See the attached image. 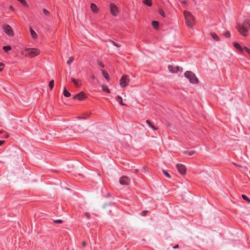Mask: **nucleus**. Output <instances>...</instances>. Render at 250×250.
Returning <instances> with one entry per match:
<instances>
[{
	"instance_id": "obj_1",
	"label": "nucleus",
	"mask_w": 250,
	"mask_h": 250,
	"mask_svg": "<svg viewBox=\"0 0 250 250\" xmlns=\"http://www.w3.org/2000/svg\"><path fill=\"white\" fill-rule=\"evenodd\" d=\"M248 23L244 21L242 24H237L236 28L239 32L243 36L246 37L248 35V29L247 25Z\"/></svg>"
},
{
	"instance_id": "obj_2",
	"label": "nucleus",
	"mask_w": 250,
	"mask_h": 250,
	"mask_svg": "<svg viewBox=\"0 0 250 250\" xmlns=\"http://www.w3.org/2000/svg\"><path fill=\"white\" fill-rule=\"evenodd\" d=\"M184 15L187 26L190 28H192L194 19L191 13L189 11H185L184 12Z\"/></svg>"
},
{
	"instance_id": "obj_3",
	"label": "nucleus",
	"mask_w": 250,
	"mask_h": 250,
	"mask_svg": "<svg viewBox=\"0 0 250 250\" xmlns=\"http://www.w3.org/2000/svg\"><path fill=\"white\" fill-rule=\"evenodd\" d=\"M186 78L189 80V82L193 84H196L198 83V80L195 75L191 71H187L185 73Z\"/></svg>"
},
{
	"instance_id": "obj_4",
	"label": "nucleus",
	"mask_w": 250,
	"mask_h": 250,
	"mask_svg": "<svg viewBox=\"0 0 250 250\" xmlns=\"http://www.w3.org/2000/svg\"><path fill=\"white\" fill-rule=\"evenodd\" d=\"M168 69L169 72L172 73H175L178 71L182 72L183 71V68L182 67L179 66H174L172 65H169L168 66Z\"/></svg>"
},
{
	"instance_id": "obj_5",
	"label": "nucleus",
	"mask_w": 250,
	"mask_h": 250,
	"mask_svg": "<svg viewBox=\"0 0 250 250\" xmlns=\"http://www.w3.org/2000/svg\"><path fill=\"white\" fill-rule=\"evenodd\" d=\"M27 52L29 56L32 58L39 55L40 51L36 48H29L27 49Z\"/></svg>"
},
{
	"instance_id": "obj_6",
	"label": "nucleus",
	"mask_w": 250,
	"mask_h": 250,
	"mask_svg": "<svg viewBox=\"0 0 250 250\" xmlns=\"http://www.w3.org/2000/svg\"><path fill=\"white\" fill-rule=\"evenodd\" d=\"M2 28L4 32L8 36H13L14 35L12 29L10 25H4Z\"/></svg>"
},
{
	"instance_id": "obj_7",
	"label": "nucleus",
	"mask_w": 250,
	"mask_h": 250,
	"mask_svg": "<svg viewBox=\"0 0 250 250\" xmlns=\"http://www.w3.org/2000/svg\"><path fill=\"white\" fill-rule=\"evenodd\" d=\"M129 80L127 78V76H123L121 79L120 80V85L122 87H126L128 83H129Z\"/></svg>"
},
{
	"instance_id": "obj_8",
	"label": "nucleus",
	"mask_w": 250,
	"mask_h": 250,
	"mask_svg": "<svg viewBox=\"0 0 250 250\" xmlns=\"http://www.w3.org/2000/svg\"><path fill=\"white\" fill-rule=\"evenodd\" d=\"M119 182L121 185H127L130 182V180L127 177L124 176L120 178Z\"/></svg>"
},
{
	"instance_id": "obj_9",
	"label": "nucleus",
	"mask_w": 250,
	"mask_h": 250,
	"mask_svg": "<svg viewBox=\"0 0 250 250\" xmlns=\"http://www.w3.org/2000/svg\"><path fill=\"white\" fill-rule=\"evenodd\" d=\"M110 8L111 14L114 16H116L118 13V9L116 5L113 3H111L110 4Z\"/></svg>"
},
{
	"instance_id": "obj_10",
	"label": "nucleus",
	"mask_w": 250,
	"mask_h": 250,
	"mask_svg": "<svg viewBox=\"0 0 250 250\" xmlns=\"http://www.w3.org/2000/svg\"><path fill=\"white\" fill-rule=\"evenodd\" d=\"M177 168L179 171V172L182 174H184L186 172V168L184 165L181 164H177Z\"/></svg>"
},
{
	"instance_id": "obj_11",
	"label": "nucleus",
	"mask_w": 250,
	"mask_h": 250,
	"mask_svg": "<svg viewBox=\"0 0 250 250\" xmlns=\"http://www.w3.org/2000/svg\"><path fill=\"white\" fill-rule=\"evenodd\" d=\"M85 98V95L83 92H80V93L76 95L74 99L76 100H78L79 101L83 100Z\"/></svg>"
},
{
	"instance_id": "obj_12",
	"label": "nucleus",
	"mask_w": 250,
	"mask_h": 250,
	"mask_svg": "<svg viewBox=\"0 0 250 250\" xmlns=\"http://www.w3.org/2000/svg\"><path fill=\"white\" fill-rule=\"evenodd\" d=\"M71 81L73 82L74 84L77 87H80V86H81V85H82V82H81V81L80 80H79V79H74L73 78H71Z\"/></svg>"
},
{
	"instance_id": "obj_13",
	"label": "nucleus",
	"mask_w": 250,
	"mask_h": 250,
	"mask_svg": "<svg viewBox=\"0 0 250 250\" xmlns=\"http://www.w3.org/2000/svg\"><path fill=\"white\" fill-rule=\"evenodd\" d=\"M101 72H102V74H103V76L104 77V78L107 81H109L110 80V78H109V75L108 74L107 72L105 70H103V69L101 70Z\"/></svg>"
},
{
	"instance_id": "obj_14",
	"label": "nucleus",
	"mask_w": 250,
	"mask_h": 250,
	"mask_svg": "<svg viewBox=\"0 0 250 250\" xmlns=\"http://www.w3.org/2000/svg\"><path fill=\"white\" fill-rule=\"evenodd\" d=\"M195 153V151L194 150H189V151H185L184 152V154L187 157H189L193 155Z\"/></svg>"
},
{
	"instance_id": "obj_15",
	"label": "nucleus",
	"mask_w": 250,
	"mask_h": 250,
	"mask_svg": "<svg viewBox=\"0 0 250 250\" xmlns=\"http://www.w3.org/2000/svg\"><path fill=\"white\" fill-rule=\"evenodd\" d=\"M91 9L92 10V11L94 13L98 12V9L97 8V5L94 3H91Z\"/></svg>"
},
{
	"instance_id": "obj_16",
	"label": "nucleus",
	"mask_w": 250,
	"mask_h": 250,
	"mask_svg": "<svg viewBox=\"0 0 250 250\" xmlns=\"http://www.w3.org/2000/svg\"><path fill=\"white\" fill-rule=\"evenodd\" d=\"M30 34H31V37L34 39H37V34L35 32V31L33 29H32V28H30Z\"/></svg>"
},
{
	"instance_id": "obj_17",
	"label": "nucleus",
	"mask_w": 250,
	"mask_h": 250,
	"mask_svg": "<svg viewBox=\"0 0 250 250\" xmlns=\"http://www.w3.org/2000/svg\"><path fill=\"white\" fill-rule=\"evenodd\" d=\"M234 46L237 48V49H239L240 51H243V48L241 46V45L237 42H234L233 43Z\"/></svg>"
},
{
	"instance_id": "obj_18",
	"label": "nucleus",
	"mask_w": 250,
	"mask_h": 250,
	"mask_svg": "<svg viewBox=\"0 0 250 250\" xmlns=\"http://www.w3.org/2000/svg\"><path fill=\"white\" fill-rule=\"evenodd\" d=\"M211 36L212 38L216 41H219V38L217 36V35L214 33H211Z\"/></svg>"
},
{
	"instance_id": "obj_19",
	"label": "nucleus",
	"mask_w": 250,
	"mask_h": 250,
	"mask_svg": "<svg viewBox=\"0 0 250 250\" xmlns=\"http://www.w3.org/2000/svg\"><path fill=\"white\" fill-rule=\"evenodd\" d=\"M146 123L153 130H155L157 129V128L155 127L153 125H152L150 122L149 120L146 121Z\"/></svg>"
},
{
	"instance_id": "obj_20",
	"label": "nucleus",
	"mask_w": 250,
	"mask_h": 250,
	"mask_svg": "<svg viewBox=\"0 0 250 250\" xmlns=\"http://www.w3.org/2000/svg\"><path fill=\"white\" fill-rule=\"evenodd\" d=\"M143 2L145 4L148 6L152 5L151 0H143Z\"/></svg>"
},
{
	"instance_id": "obj_21",
	"label": "nucleus",
	"mask_w": 250,
	"mask_h": 250,
	"mask_svg": "<svg viewBox=\"0 0 250 250\" xmlns=\"http://www.w3.org/2000/svg\"><path fill=\"white\" fill-rule=\"evenodd\" d=\"M116 101L120 104L122 105H124L123 103V99L121 96H118L116 98Z\"/></svg>"
},
{
	"instance_id": "obj_22",
	"label": "nucleus",
	"mask_w": 250,
	"mask_h": 250,
	"mask_svg": "<svg viewBox=\"0 0 250 250\" xmlns=\"http://www.w3.org/2000/svg\"><path fill=\"white\" fill-rule=\"evenodd\" d=\"M63 95L66 97H69L71 95V94L70 92L66 90V88H64L63 91Z\"/></svg>"
},
{
	"instance_id": "obj_23",
	"label": "nucleus",
	"mask_w": 250,
	"mask_h": 250,
	"mask_svg": "<svg viewBox=\"0 0 250 250\" xmlns=\"http://www.w3.org/2000/svg\"><path fill=\"white\" fill-rule=\"evenodd\" d=\"M102 90L104 91H105V92H106L107 93H110V91L109 89H108V88L107 86H102Z\"/></svg>"
},
{
	"instance_id": "obj_24",
	"label": "nucleus",
	"mask_w": 250,
	"mask_h": 250,
	"mask_svg": "<svg viewBox=\"0 0 250 250\" xmlns=\"http://www.w3.org/2000/svg\"><path fill=\"white\" fill-rule=\"evenodd\" d=\"M152 24L154 28H156L159 26V22L157 21H153L152 22Z\"/></svg>"
},
{
	"instance_id": "obj_25",
	"label": "nucleus",
	"mask_w": 250,
	"mask_h": 250,
	"mask_svg": "<svg viewBox=\"0 0 250 250\" xmlns=\"http://www.w3.org/2000/svg\"><path fill=\"white\" fill-rule=\"evenodd\" d=\"M3 49L5 52H8V51H9L11 49V47L10 46H4L3 47Z\"/></svg>"
},
{
	"instance_id": "obj_26",
	"label": "nucleus",
	"mask_w": 250,
	"mask_h": 250,
	"mask_svg": "<svg viewBox=\"0 0 250 250\" xmlns=\"http://www.w3.org/2000/svg\"><path fill=\"white\" fill-rule=\"evenodd\" d=\"M54 80H51L49 83V86L50 87L51 90H52L54 87Z\"/></svg>"
},
{
	"instance_id": "obj_27",
	"label": "nucleus",
	"mask_w": 250,
	"mask_h": 250,
	"mask_svg": "<svg viewBox=\"0 0 250 250\" xmlns=\"http://www.w3.org/2000/svg\"><path fill=\"white\" fill-rule=\"evenodd\" d=\"M74 59L73 57H71L69 58V60L67 61V63L68 65H70L72 62L74 61Z\"/></svg>"
},
{
	"instance_id": "obj_28",
	"label": "nucleus",
	"mask_w": 250,
	"mask_h": 250,
	"mask_svg": "<svg viewBox=\"0 0 250 250\" xmlns=\"http://www.w3.org/2000/svg\"><path fill=\"white\" fill-rule=\"evenodd\" d=\"M242 198H243L244 200H245V201H247L249 203H250V199H249L247 197V196H246L245 195H243H243H242Z\"/></svg>"
},
{
	"instance_id": "obj_29",
	"label": "nucleus",
	"mask_w": 250,
	"mask_h": 250,
	"mask_svg": "<svg viewBox=\"0 0 250 250\" xmlns=\"http://www.w3.org/2000/svg\"><path fill=\"white\" fill-rule=\"evenodd\" d=\"M163 172L164 174V175H165L166 177H167V178H170V174L165 170H163Z\"/></svg>"
},
{
	"instance_id": "obj_30",
	"label": "nucleus",
	"mask_w": 250,
	"mask_h": 250,
	"mask_svg": "<svg viewBox=\"0 0 250 250\" xmlns=\"http://www.w3.org/2000/svg\"><path fill=\"white\" fill-rule=\"evenodd\" d=\"M20 1L21 4H22L24 6H26L27 5V2L25 0H18Z\"/></svg>"
},
{
	"instance_id": "obj_31",
	"label": "nucleus",
	"mask_w": 250,
	"mask_h": 250,
	"mask_svg": "<svg viewBox=\"0 0 250 250\" xmlns=\"http://www.w3.org/2000/svg\"><path fill=\"white\" fill-rule=\"evenodd\" d=\"M55 223L61 224L62 223V220L61 219H57L53 221Z\"/></svg>"
},
{
	"instance_id": "obj_32",
	"label": "nucleus",
	"mask_w": 250,
	"mask_h": 250,
	"mask_svg": "<svg viewBox=\"0 0 250 250\" xmlns=\"http://www.w3.org/2000/svg\"><path fill=\"white\" fill-rule=\"evenodd\" d=\"M159 14H160V15L163 17H165V13L164 12V11L163 10H160L159 11Z\"/></svg>"
},
{
	"instance_id": "obj_33",
	"label": "nucleus",
	"mask_w": 250,
	"mask_h": 250,
	"mask_svg": "<svg viewBox=\"0 0 250 250\" xmlns=\"http://www.w3.org/2000/svg\"><path fill=\"white\" fill-rule=\"evenodd\" d=\"M109 42H111L112 43V44L113 45L115 46H117V47H119L120 46L119 45L118 43H116L114 41H112L109 40Z\"/></svg>"
},
{
	"instance_id": "obj_34",
	"label": "nucleus",
	"mask_w": 250,
	"mask_h": 250,
	"mask_svg": "<svg viewBox=\"0 0 250 250\" xmlns=\"http://www.w3.org/2000/svg\"><path fill=\"white\" fill-rule=\"evenodd\" d=\"M244 50H245L248 54H250V49L247 47H244Z\"/></svg>"
},
{
	"instance_id": "obj_35",
	"label": "nucleus",
	"mask_w": 250,
	"mask_h": 250,
	"mask_svg": "<svg viewBox=\"0 0 250 250\" xmlns=\"http://www.w3.org/2000/svg\"><path fill=\"white\" fill-rule=\"evenodd\" d=\"M43 13L45 15H48L49 14V12L46 9H43Z\"/></svg>"
},
{
	"instance_id": "obj_36",
	"label": "nucleus",
	"mask_w": 250,
	"mask_h": 250,
	"mask_svg": "<svg viewBox=\"0 0 250 250\" xmlns=\"http://www.w3.org/2000/svg\"><path fill=\"white\" fill-rule=\"evenodd\" d=\"M4 66V64L0 62V72L3 70Z\"/></svg>"
},
{
	"instance_id": "obj_37",
	"label": "nucleus",
	"mask_w": 250,
	"mask_h": 250,
	"mask_svg": "<svg viewBox=\"0 0 250 250\" xmlns=\"http://www.w3.org/2000/svg\"><path fill=\"white\" fill-rule=\"evenodd\" d=\"M225 36L227 38H229L230 36V34L229 32L227 31L225 33Z\"/></svg>"
},
{
	"instance_id": "obj_38",
	"label": "nucleus",
	"mask_w": 250,
	"mask_h": 250,
	"mask_svg": "<svg viewBox=\"0 0 250 250\" xmlns=\"http://www.w3.org/2000/svg\"><path fill=\"white\" fill-rule=\"evenodd\" d=\"M246 21V22H247L248 23V24H247L248 28H250V21Z\"/></svg>"
},
{
	"instance_id": "obj_39",
	"label": "nucleus",
	"mask_w": 250,
	"mask_h": 250,
	"mask_svg": "<svg viewBox=\"0 0 250 250\" xmlns=\"http://www.w3.org/2000/svg\"><path fill=\"white\" fill-rule=\"evenodd\" d=\"M147 212V210H144V211H143L142 212V215L143 216L145 215Z\"/></svg>"
},
{
	"instance_id": "obj_40",
	"label": "nucleus",
	"mask_w": 250,
	"mask_h": 250,
	"mask_svg": "<svg viewBox=\"0 0 250 250\" xmlns=\"http://www.w3.org/2000/svg\"><path fill=\"white\" fill-rule=\"evenodd\" d=\"M82 244H83V246L84 247L86 245V242L85 241H83L82 243Z\"/></svg>"
},
{
	"instance_id": "obj_41",
	"label": "nucleus",
	"mask_w": 250,
	"mask_h": 250,
	"mask_svg": "<svg viewBox=\"0 0 250 250\" xmlns=\"http://www.w3.org/2000/svg\"><path fill=\"white\" fill-rule=\"evenodd\" d=\"M178 248H179V245H176V246H174L173 247V248L174 249Z\"/></svg>"
},
{
	"instance_id": "obj_42",
	"label": "nucleus",
	"mask_w": 250,
	"mask_h": 250,
	"mask_svg": "<svg viewBox=\"0 0 250 250\" xmlns=\"http://www.w3.org/2000/svg\"><path fill=\"white\" fill-rule=\"evenodd\" d=\"M100 66L103 68L104 67V64L102 63H100Z\"/></svg>"
},
{
	"instance_id": "obj_43",
	"label": "nucleus",
	"mask_w": 250,
	"mask_h": 250,
	"mask_svg": "<svg viewBox=\"0 0 250 250\" xmlns=\"http://www.w3.org/2000/svg\"><path fill=\"white\" fill-rule=\"evenodd\" d=\"M91 78L93 80H95V77L94 76H91Z\"/></svg>"
},
{
	"instance_id": "obj_44",
	"label": "nucleus",
	"mask_w": 250,
	"mask_h": 250,
	"mask_svg": "<svg viewBox=\"0 0 250 250\" xmlns=\"http://www.w3.org/2000/svg\"><path fill=\"white\" fill-rule=\"evenodd\" d=\"M4 143L3 141H0V146H1Z\"/></svg>"
},
{
	"instance_id": "obj_45",
	"label": "nucleus",
	"mask_w": 250,
	"mask_h": 250,
	"mask_svg": "<svg viewBox=\"0 0 250 250\" xmlns=\"http://www.w3.org/2000/svg\"><path fill=\"white\" fill-rule=\"evenodd\" d=\"M85 215H86L87 217H89V215H88V213H85Z\"/></svg>"
}]
</instances>
